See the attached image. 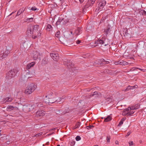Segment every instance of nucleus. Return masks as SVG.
Returning <instances> with one entry per match:
<instances>
[{
    "instance_id": "obj_35",
    "label": "nucleus",
    "mask_w": 146,
    "mask_h": 146,
    "mask_svg": "<svg viewBox=\"0 0 146 146\" xmlns=\"http://www.w3.org/2000/svg\"><path fill=\"white\" fill-rule=\"evenodd\" d=\"M37 9L35 7V6H34L32 7L31 9H30L31 10H32V11H35L37 10Z\"/></svg>"
},
{
    "instance_id": "obj_41",
    "label": "nucleus",
    "mask_w": 146,
    "mask_h": 146,
    "mask_svg": "<svg viewBox=\"0 0 146 146\" xmlns=\"http://www.w3.org/2000/svg\"><path fill=\"white\" fill-rule=\"evenodd\" d=\"M129 146H133V141H131L129 142Z\"/></svg>"
},
{
    "instance_id": "obj_29",
    "label": "nucleus",
    "mask_w": 146,
    "mask_h": 146,
    "mask_svg": "<svg viewBox=\"0 0 146 146\" xmlns=\"http://www.w3.org/2000/svg\"><path fill=\"white\" fill-rule=\"evenodd\" d=\"M14 107L11 106H9L7 108L9 110V111H10L11 110H13Z\"/></svg>"
},
{
    "instance_id": "obj_15",
    "label": "nucleus",
    "mask_w": 146,
    "mask_h": 146,
    "mask_svg": "<svg viewBox=\"0 0 146 146\" xmlns=\"http://www.w3.org/2000/svg\"><path fill=\"white\" fill-rule=\"evenodd\" d=\"M104 97L105 98V99L107 100L109 102H111L112 101V99L111 97V96L108 95H104Z\"/></svg>"
},
{
    "instance_id": "obj_46",
    "label": "nucleus",
    "mask_w": 146,
    "mask_h": 146,
    "mask_svg": "<svg viewBox=\"0 0 146 146\" xmlns=\"http://www.w3.org/2000/svg\"><path fill=\"white\" fill-rule=\"evenodd\" d=\"M130 133H131L130 132H128L127 133V135H126V136H127V137L130 134Z\"/></svg>"
},
{
    "instance_id": "obj_58",
    "label": "nucleus",
    "mask_w": 146,
    "mask_h": 146,
    "mask_svg": "<svg viewBox=\"0 0 146 146\" xmlns=\"http://www.w3.org/2000/svg\"><path fill=\"white\" fill-rule=\"evenodd\" d=\"M57 146H60L59 145H58Z\"/></svg>"
},
{
    "instance_id": "obj_27",
    "label": "nucleus",
    "mask_w": 146,
    "mask_h": 146,
    "mask_svg": "<svg viewBox=\"0 0 146 146\" xmlns=\"http://www.w3.org/2000/svg\"><path fill=\"white\" fill-rule=\"evenodd\" d=\"M47 29L48 31H50L52 30V27L50 25L48 24L47 26Z\"/></svg>"
},
{
    "instance_id": "obj_18",
    "label": "nucleus",
    "mask_w": 146,
    "mask_h": 146,
    "mask_svg": "<svg viewBox=\"0 0 146 146\" xmlns=\"http://www.w3.org/2000/svg\"><path fill=\"white\" fill-rule=\"evenodd\" d=\"M111 119V117L110 115H108L106 117L104 118V121L105 122H107L110 121Z\"/></svg>"
},
{
    "instance_id": "obj_53",
    "label": "nucleus",
    "mask_w": 146,
    "mask_h": 146,
    "mask_svg": "<svg viewBox=\"0 0 146 146\" xmlns=\"http://www.w3.org/2000/svg\"><path fill=\"white\" fill-rule=\"evenodd\" d=\"M28 19H29V20H31V21H33V18H28Z\"/></svg>"
},
{
    "instance_id": "obj_47",
    "label": "nucleus",
    "mask_w": 146,
    "mask_h": 146,
    "mask_svg": "<svg viewBox=\"0 0 146 146\" xmlns=\"http://www.w3.org/2000/svg\"><path fill=\"white\" fill-rule=\"evenodd\" d=\"M76 42L77 44H79L80 42V41L79 40H78L76 41Z\"/></svg>"
},
{
    "instance_id": "obj_16",
    "label": "nucleus",
    "mask_w": 146,
    "mask_h": 146,
    "mask_svg": "<svg viewBox=\"0 0 146 146\" xmlns=\"http://www.w3.org/2000/svg\"><path fill=\"white\" fill-rule=\"evenodd\" d=\"M39 54L37 52H35L34 53L33 56V59L34 60H36L39 58Z\"/></svg>"
},
{
    "instance_id": "obj_33",
    "label": "nucleus",
    "mask_w": 146,
    "mask_h": 146,
    "mask_svg": "<svg viewBox=\"0 0 146 146\" xmlns=\"http://www.w3.org/2000/svg\"><path fill=\"white\" fill-rule=\"evenodd\" d=\"M94 127V126L93 125H90V126H87L86 127L87 129H90Z\"/></svg>"
},
{
    "instance_id": "obj_21",
    "label": "nucleus",
    "mask_w": 146,
    "mask_h": 146,
    "mask_svg": "<svg viewBox=\"0 0 146 146\" xmlns=\"http://www.w3.org/2000/svg\"><path fill=\"white\" fill-rule=\"evenodd\" d=\"M32 107H33V109H35L38 106V102H35L31 104Z\"/></svg>"
},
{
    "instance_id": "obj_45",
    "label": "nucleus",
    "mask_w": 146,
    "mask_h": 146,
    "mask_svg": "<svg viewBox=\"0 0 146 146\" xmlns=\"http://www.w3.org/2000/svg\"><path fill=\"white\" fill-rule=\"evenodd\" d=\"M56 113L57 114H60V110H58V111H56Z\"/></svg>"
},
{
    "instance_id": "obj_40",
    "label": "nucleus",
    "mask_w": 146,
    "mask_h": 146,
    "mask_svg": "<svg viewBox=\"0 0 146 146\" xmlns=\"http://www.w3.org/2000/svg\"><path fill=\"white\" fill-rule=\"evenodd\" d=\"M137 68H137V67L133 68L131 69V71H133L135 70V69H137Z\"/></svg>"
},
{
    "instance_id": "obj_11",
    "label": "nucleus",
    "mask_w": 146,
    "mask_h": 146,
    "mask_svg": "<svg viewBox=\"0 0 146 146\" xmlns=\"http://www.w3.org/2000/svg\"><path fill=\"white\" fill-rule=\"evenodd\" d=\"M35 63L34 62L30 63L27 64L26 67V69L27 70H29L31 68L33 67L35 65Z\"/></svg>"
},
{
    "instance_id": "obj_30",
    "label": "nucleus",
    "mask_w": 146,
    "mask_h": 146,
    "mask_svg": "<svg viewBox=\"0 0 146 146\" xmlns=\"http://www.w3.org/2000/svg\"><path fill=\"white\" fill-rule=\"evenodd\" d=\"M110 136H107L106 137V142L108 143H109L110 142Z\"/></svg>"
},
{
    "instance_id": "obj_37",
    "label": "nucleus",
    "mask_w": 146,
    "mask_h": 146,
    "mask_svg": "<svg viewBox=\"0 0 146 146\" xmlns=\"http://www.w3.org/2000/svg\"><path fill=\"white\" fill-rule=\"evenodd\" d=\"M89 55V54H87L86 55L83 56V57L84 58H88Z\"/></svg>"
},
{
    "instance_id": "obj_36",
    "label": "nucleus",
    "mask_w": 146,
    "mask_h": 146,
    "mask_svg": "<svg viewBox=\"0 0 146 146\" xmlns=\"http://www.w3.org/2000/svg\"><path fill=\"white\" fill-rule=\"evenodd\" d=\"M75 141H73L71 142L70 143V145L71 146H73L75 145Z\"/></svg>"
},
{
    "instance_id": "obj_57",
    "label": "nucleus",
    "mask_w": 146,
    "mask_h": 146,
    "mask_svg": "<svg viewBox=\"0 0 146 146\" xmlns=\"http://www.w3.org/2000/svg\"><path fill=\"white\" fill-rule=\"evenodd\" d=\"M60 38H59V40H60V42H61L62 43H63V42H62V41L61 40H60Z\"/></svg>"
},
{
    "instance_id": "obj_52",
    "label": "nucleus",
    "mask_w": 146,
    "mask_h": 146,
    "mask_svg": "<svg viewBox=\"0 0 146 146\" xmlns=\"http://www.w3.org/2000/svg\"><path fill=\"white\" fill-rule=\"evenodd\" d=\"M15 12H16V11L12 12L11 14H10L9 15V16L11 15L12 14H13V13H15Z\"/></svg>"
},
{
    "instance_id": "obj_43",
    "label": "nucleus",
    "mask_w": 146,
    "mask_h": 146,
    "mask_svg": "<svg viewBox=\"0 0 146 146\" xmlns=\"http://www.w3.org/2000/svg\"><path fill=\"white\" fill-rule=\"evenodd\" d=\"M114 63L115 65L119 64V61L115 62H114Z\"/></svg>"
},
{
    "instance_id": "obj_24",
    "label": "nucleus",
    "mask_w": 146,
    "mask_h": 146,
    "mask_svg": "<svg viewBox=\"0 0 146 146\" xmlns=\"http://www.w3.org/2000/svg\"><path fill=\"white\" fill-rule=\"evenodd\" d=\"M125 119L124 118H123L121 119V120L120 121L119 124H118V126H120L122 125L123 123V121H124Z\"/></svg>"
},
{
    "instance_id": "obj_54",
    "label": "nucleus",
    "mask_w": 146,
    "mask_h": 146,
    "mask_svg": "<svg viewBox=\"0 0 146 146\" xmlns=\"http://www.w3.org/2000/svg\"><path fill=\"white\" fill-rule=\"evenodd\" d=\"M79 1L80 2H82L83 1V0H79Z\"/></svg>"
},
{
    "instance_id": "obj_22",
    "label": "nucleus",
    "mask_w": 146,
    "mask_h": 146,
    "mask_svg": "<svg viewBox=\"0 0 146 146\" xmlns=\"http://www.w3.org/2000/svg\"><path fill=\"white\" fill-rule=\"evenodd\" d=\"M127 109H125L123 113H122V114L123 115H127V116H128V112H127Z\"/></svg>"
},
{
    "instance_id": "obj_1",
    "label": "nucleus",
    "mask_w": 146,
    "mask_h": 146,
    "mask_svg": "<svg viewBox=\"0 0 146 146\" xmlns=\"http://www.w3.org/2000/svg\"><path fill=\"white\" fill-rule=\"evenodd\" d=\"M39 26L38 25H31L28 28L27 31V34L28 36H32V38L35 39L37 36H40L41 33L39 30Z\"/></svg>"
},
{
    "instance_id": "obj_31",
    "label": "nucleus",
    "mask_w": 146,
    "mask_h": 146,
    "mask_svg": "<svg viewBox=\"0 0 146 146\" xmlns=\"http://www.w3.org/2000/svg\"><path fill=\"white\" fill-rule=\"evenodd\" d=\"M80 123L79 122H77L76 124V125L75 126L74 129H76V128H78L80 127Z\"/></svg>"
},
{
    "instance_id": "obj_23",
    "label": "nucleus",
    "mask_w": 146,
    "mask_h": 146,
    "mask_svg": "<svg viewBox=\"0 0 146 146\" xmlns=\"http://www.w3.org/2000/svg\"><path fill=\"white\" fill-rule=\"evenodd\" d=\"M110 28L109 27H108L104 30V32L106 34V35H107L108 33L110 32Z\"/></svg>"
},
{
    "instance_id": "obj_9",
    "label": "nucleus",
    "mask_w": 146,
    "mask_h": 146,
    "mask_svg": "<svg viewBox=\"0 0 146 146\" xmlns=\"http://www.w3.org/2000/svg\"><path fill=\"white\" fill-rule=\"evenodd\" d=\"M44 111L42 110H39L36 113V116L37 117H42L44 115Z\"/></svg>"
},
{
    "instance_id": "obj_48",
    "label": "nucleus",
    "mask_w": 146,
    "mask_h": 146,
    "mask_svg": "<svg viewBox=\"0 0 146 146\" xmlns=\"http://www.w3.org/2000/svg\"><path fill=\"white\" fill-rule=\"evenodd\" d=\"M143 13L146 16V11H145V10H144L143 11Z\"/></svg>"
},
{
    "instance_id": "obj_10",
    "label": "nucleus",
    "mask_w": 146,
    "mask_h": 146,
    "mask_svg": "<svg viewBox=\"0 0 146 146\" xmlns=\"http://www.w3.org/2000/svg\"><path fill=\"white\" fill-rule=\"evenodd\" d=\"M13 99L11 96L7 97L3 99L2 103H5L10 102Z\"/></svg>"
},
{
    "instance_id": "obj_12",
    "label": "nucleus",
    "mask_w": 146,
    "mask_h": 146,
    "mask_svg": "<svg viewBox=\"0 0 146 146\" xmlns=\"http://www.w3.org/2000/svg\"><path fill=\"white\" fill-rule=\"evenodd\" d=\"M140 105V104L138 103L133 106H131L130 107V109H131L132 110H134L137 109L139 108Z\"/></svg>"
},
{
    "instance_id": "obj_7",
    "label": "nucleus",
    "mask_w": 146,
    "mask_h": 146,
    "mask_svg": "<svg viewBox=\"0 0 146 146\" xmlns=\"http://www.w3.org/2000/svg\"><path fill=\"white\" fill-rule=\"evenodd\" d=\"M106 4V2L105 0H102L98 4V10L101 11L102 10Z\"/></svg>"
},
{
    "instance_id": "obj_2",
    "label": "nucleus",
    "mask_w": 146,
    "mask_h": 146,
    "mask_svg": "<svg viewBox=\"0 0 146 146\" xmlns=\"http://www.w3.org/2000/svg\"><path fill=\"white\" fill-rule=\"evenodd\" d=\"M57 97L56 94L54 92H49L47 95L45 96L44 102L46 103H58L60 102L62 99H64V98L62 97V98H59L56 100V98Z\"/></svg>"
},
{
    "instance_id": "obj_50",
    "label": "nucleus",
    "mask_w": 146,
    "mask_h": 146,
    "mask_svg": "<svg viewBox=\"0 0 146 146\" xmlns=\"http://www.w3.org/2000/svg\"><path fill=\"white\" fill-rule=\"evenodd\" d=\"M146 71V70L145 69H142L141 70V71L144 72H145Z\"/></svg>"
},
{
    "instance_id": "obj_34",
    "label": "nucleus",
    "mask_w": 146,
    "mask_h": 146,
    "mask_svg": "<svg viewBox=\"0 0 146 146\" xmlns=\"http://www.w3.org/2000/svg\"><path fill=\"white\" fill-rule=\"evenodd\" d=\"M76 139L77 141H79L81 139V137L79 136H77L76 137Z\"/></svg>"
},
{
    "instance_id": "obj_49",
    "label": "nucleus",
    "mask_w": 146,
    "mask_h": 146,
    "mask_svg": "<svg viewBox=\"0 0 146 146\" xmlns=\"http://www.w3.org/2000/svg\"><path fill=\"white\" fill-rule=\"evenodd\" d=\"M115 143L116 144H117V145L119 143H118V141H115Z\"/></svg>"
},
{
    "instance_id": "obj_39",
    "label": "nucleus",
    "mask_w": 146,
    "mask_h": 146,
    "mask_svg": "<svg viewBox=\"0 0 146 146\" xmlns=\"http://www.w3.org/2000/svg\"><path fill=\"white\" fill-rule=\"evenodd\" d=\"M38 106L39 107H42L43 106V105L42 104L41 102H38Z\"/></svg>"
},
{
    "instance_id": "obj_28",
    "label": "nucleus",
    "mask_w": 146,
    "mask_h": 146,
    "mask_svg": "<svg viewBox=\"0 0 146 146\" xmlns=\"http://www.w3.org/2000/svg\"><path fill=\"white\" fill-rule=\"evenodd\" d=\"M7 55L5 54L2 53L0 54V58H3L5 57Z\"/></svg>"
},
{
    "instance_id": "obj_55",
    "label": "nucleus",
    "mask_w": 146,
    "mask_h": 146,
    "mask_svg": "<svg viewBox=\"0 0 146 146\" xmlns=\"http://www.w3.org/2000/svg\"><path fill=\"white\" fill-rule=\"evenodd\" d=\"M137 69H138L141 71L142 69L140 68H137Z\"/></svg>"
},
{
    "instance_id": "obj_42",
    "label": "nucleus",
    "mask_w": 146,
    "mask_h": 146,
    "mask_svg": "<svg viewBox=\"0 0 146 146\" xmlns=\"http://www.w3.org/2000/svg\"><path fill=\"white\" fill-rule=\"evenodd\" d=\"M106 61L104 59L101 60V62H102V63L103 64H105V62H106Z\"/></svg>"
},
{
    "instance_id": "obj_8",
    "label": "nucleus",
    "mask_w": 146,
    "mask_h": 146,
    "mask_svg": "<svg viewBox=\"0 0 146 146\" xmlns=\"http://www.w3.org/2000/svg\"><path fill=\"white\" fill-rule=\"evenodd\" d=\"M51 57L55 61H58L59 57L58 56V54L57 53H50V54Z\"/></svg>"
},
{
    "instance_id": "obj_13",
    "label": "nucleus",
    "mask_w": 146,
    "mask_h": 146,
    "mask_svg": "<svg viewBox=\"0 0 146 146\" xmlns=\"http://www.w3.org/2000/svg\"><path fill=\"white\" fill-rule=\"evenodd\" d=\"M130 108V107L128 108H127V110L128 113V116H130L133 114L134 113V111H133L134 110H132Z\"/></svg>"
},
{
    "instance_id": "obj_17",
    "label": "nucleus",
    "mask_w": 146,
    "mask_h": 146,
    "mask_svg": "<svg viewBox=\"0 0 146 146\" xmlns=\"http://www.w3.org/2000/svg\"><path fill=\"white\" fill-rule=\"evenodd\" d=\"M138 87V86L137 85H136L134 86H129L128 87V88H126L125 90V91H127L128 90H129V89H135V88H137Z\"/></svg>"
},
{
    "instance_id": "obj_51",
    "label": "nucleus",
    "mask_w": 146,
    "mask_h": 146,
    "mask_svg": "<svg viewBox=\"0 0 146 146\" xmlns=\"http://www.w3.org/2000/svg\"><path fill=\"white\" fill-rule=\"evenodd\" d=\"M109 62V61H106V62H105V64H108Z\"/></svg>"
},
{
    "instance_id": "obj_6",
    "label": "nucleus",
    "mask_w": 146,
    "mask_h": 146,
    "mask_svg": "<svg viewBox=\"0 0 146 146\" xmlns=\"http://www.w3.org/2000/svg\"><path fill=\"white\" fill-rule=\"evenodd\" d=\"M23 109L26 112H29L33 111V107L31 104L27 105H24L23 106Z\"/></svg>"
},
{
    "instance_id": "obj_19",
    "label": "nucleus",
    "mask_w": 146,
    "mask_h": 146,
    "mask_svg": "<svg viewBox=\"0 0 146 146\" xmlns=\"http://www.w3.org/2000/svg\"><path fill=\"white\" fill-rule=\"evenodd\" d=\"M128 64V63L126 62V61H124L123 60H121V61H119V64L122 65H127Z\"/></svg>"
},
{
    "instance_id": "obj_20",
    "label": "nucleus",
    "mask_w": 146,
    "mask_h": 146,
    "mask_svg": "<svg viewBox=\"0 0 146 146\" xmlns=\"http://www.w3.org/2000/svg\"><path fill=\"white\" fill-rule=\"evenodd\" d=\"M25 8H22L20 9L17 12L18 14L20 15L23 12L25 11Z\"/></svg>"
},
{
    "instance_id": "obj_32",
    "label": "nucleus",
    "mask_w": 146,
    "mask_h": 146,
    "mask_svg": "<svg viewBox=\"0 0 146 146\" xmlns=\"http://www.w3.org/2000/svg\"><path fill=\"white\" fill-rule=\"evenodd\" d=\"M60 31L57 32L55 34L56 36L58 38L60 36Z\"/></svg>"
},
{
    "instance_id": "obj_60",
    "label": "nucleus",
    "mask_w": 146,
    "mask_h": 146,
    "mask_svg": "<svg viewBox=\"0 0 146 146\" xmlns=\"http://www.w3.org/2000/svg\"><path fill=\"white\" fill-rule=\"evenodd\" d=\"M101 0H98V1H101Z\"/></svg>"
},
{
    "instance_id": "obj_5",
    "label": "nucleus",
    "mask_w": 146,
    "mask_h": 146,
    "mask_svg": "<svg viewBox=\"0 0 146 146\" xmlns=\"http://www.w3.org/2000/svg\"><path fill=\"white\" fill-rule=\"evenodd\" d=\"M16 74V72L13 70L9 71L6 74V78L8 79H10L13 77Z\"/></svg>"
},
{
    "instance_id": "obj_56",
    "label": "nucleus",
    "mask_w": 146,
    "mask_h": 146,
    "mask_svg": "<svg viewBox=\"0 0 146 146\" xmlns=\"http://www.w3.org/2000/svg\"><path fill=\"white\" fill-rule=\"evenodd\" d=\"M19 15H18V13H17V15H16V16L17 17V16H18Z\"/></svg>"
},
{
    "instance_id": "obj_26",
    "label": "nucleus",
    "mask_w": 146,
    "mask_h": 146,
    "mask_svg": "<svg viewBox=\"0 0 146 146\" xmlns=\"http://www.w3.org/2000/svg\"><path fill=\"white\" fill-rule=\"evenodd\" d=\"M96 0H89L88 1V3L89 4L90 6L94 4Z\"/></svg>"
},
{
    "instance_id": "obj_38",
    "label": "nucleus",
    "mask_w": 146,
    "mask_h": 146,
    "mask_svg": "<svg viewBox=\"0 0 146 146\" xmlns=\"http://www.w3.org/2000/svg\"><path fill=\"white\" fill-rule=\"evenodd\" d=\"M98 92H95L94 93H93L92 94H91V96H93L94 95H95L96 94H98Z\"/></svg>"
},
{
    "instance_id": "obj_14",
    "label": "nucleus",
    "mask_w": 146,
    "mask_h": 146,
    "mask_svg": "<svg viewBox=\"0 0 146 146\" xmlns=\"http://www.w3.org/2000/svg\"><path fill=\"white\" fill-rule=\"evenodd\" d=\"M99 42L100 44H105V46L107 45L108 44V43H106L105 39V38H102L101 39L99 40Z\"/></svg>"
},
{
    "instance_id": "obj_3",
    "label": "nucleus",
    "mask_w": 146,
    "mask_h": 146,
    "mask_svg": "<svg viewBox=\"0 0 146 146\" xmlns=\"http://www.w3.org/2000/svg\"><path fill=\"white\" fill-rule=\"evenodd\" d=\"M37 86L33 83H31L28 85L24 93L26 95H29L32 94L36 89Z\"/></svg>"
},
{
    "instance_id": "obj_25",
    "label": "nucleus",
    "mask_w": 146,
    "mask_h": 146,
    "mask_svg": "<svg viewBox=\"0 0 146 146\" xmlns=\"http://www.w3.org/2000/svg\"><path fill=\"white\" fill-rule=\"evenodd\" d=\"M63 19L62 18H60V17H59L58 20L56 22V25H58L60 24V23L62 21V20H63Z\"/></svg>"
},
{
    "instance_id": "obj_44",
    "label": "nucleus",
    "mask_w": 146,
    "mask_h": 146,
    "mask_svg": "<svg viewBox=\"0 0 146 146\" xmlns=\"http://www.w3.org/2000/svg\"><path fill=\"white\" fill-rule=\"evenodd\" d=\"M42 134V133H38L37 134H36L35 136H36V137H37L38 136H39L40 135H41Z\"/></svg>"
},
{
    "instance_id": "obj_4",
    "label": "nucleus",
    "mask_w": 146,
    "mask_h": 146,
    "mask_svg": "<svg viewBox=\"0 0 146 146\" xmlns=\"http://www.w3.org/2000/svg\"><path fill=\"white\" fill-rule=\"evenodd\" d=\"M81 31L80 29L77 28L76 29H73L72 31H71L70 33H64V36L67 38L69 37L71 35H77L80 34L81 33Z\"/></svg>"
},
{
    "instance_id": "obj_59",
    "label": "nucleus",
    "mask_w": 146,
    "mask_h": 146,
    "mask_svg": "<svg viewBox=\"0 0 146 146\" xmlns=\"http://www.w3.org/2000/svg\"><path fill=\"white\" fill-rule=\"evenodd\" d=\"M94 146H98V145H94Z\"/></svg>"
}]
</instances>
